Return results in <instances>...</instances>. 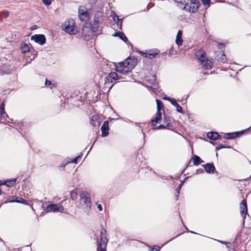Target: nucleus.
Returning <instances> with one entry per match:
<instances>
[{"label":"nucleus","instance_id":"30","mask_svg":"<svg viewBox=\"0 0 251 251\" xmlns=\"http://www.w3.org/2000/svg\"><path fill=\"white\" fill-rule=\"evenodd\" d=\"M216 133V131H210L207 133V137L210 140L216 141V135L215 133Z\"/></svg>","mask_w":251,"mask_h":251},{"label":"nucleus","instance_id":"52","mask_svg":"<svg viewBox=\"0 0 251 251\" xmlns=\"http://www.w3.org/2000/svg\"><path fill=\"white\" fill-rule=\"evenodd\" d=\"M217 47L219 49H223L225 47V45L224 43H219Z\"/></svg>","mask_w":251,"mask_h":251},{"label":"nucleus","instance_id":"45","mask_svg":"<svg viewBox=\"0 0 251 251\" xmlns=\"http://www.w3.org/2000/svg\"><path fill=\"white\" fill-rule=\"evenodd\" d=\"M163 122L164 123V124H166L168 123L170 124V117L164 115L163 117Z\"/></svg>","mask_w":251,"mask_h":251},{"label":"nucleus","instance_id":"4","mask_svg":"<svg viewBox=\"0 0 251 251\" xmlns=\"http://www.w3.org/2000/svg\"><path fill=\"white\" fill-rule=\"evenodd\" d=\"M63 30L67 33L70 34H75L74 32L75 25V21L73 20H71L66 21L64 24Z\"/></svg>","mask_w":251,"mask_h":251},{"label":"nucleus","instance_id":"40","mask_svg":"<svg viewBox=\"0 0 251 251\" xmlns=\"http://www.w3.org/2000/svg\"><path fill=\"white\" fill-rule=\"evenodd\" d=\"M82 155V153L81 152L79 155H78V156H76L72 161H71L70 162L73 163H75V164H77L78 160L81 158Z\"/></svg>","mask_w":251,"mask_h":251},{"label":"nucleus","instance_id":"38","mask_svg":"<svg viewBox=\"0 0 251 251\" xmlns=\"http://www.w3.org/2000/svg\"><path fill=\"white\" fill-rule=\"evenodd\" d=\"M170 126V124H169L168 123L166 124H163V125H160L158 126H157V127L155 128V127H153V129H164L166 127H168V126Z\"/></svg>","mask_w":251,"mask_h":251},{"label":"nucleus","instance_id":"48","mask_svg":"<svg viewBox=\"0 0 251 251\" xmlns=\"http://www.w3.org/2000/svg\"><path fill=\"white\" fill-rule=\"evenodd\" d=\"M203 5H210L211 0H201Z\"/></svg>","mask_w":251,"mask_h":251},{"label":"nucleus","instance_id":"15","mask_svg":"<svg viewBox=\"0 0 251 251\" xmlns=\"http://www.w3.org/2000/svg\"><path fill=\"white\" fill-rule=\"evenodd\" d=\"M17 181V178H13L10 179H7L5 181H2L0 180V184L5 185L7 187H11L13 186Z\"/></svg>","mask_w":251,"mask_h":251},{"label":"nucleus","instance_id":"44","mask_svg":"<svg viewBox=\"0 0 251 251\" xmlns=\"http://www.w3.org/2000/svg\"><path fill=\"white\" fill-rule=\"evenodd\" d=\"M71 198L73 200H75L77 198V194L75 191H72L70 192Z\"/></svg>","mask_w":251,"mask_h":251},{"label":"nucleus","instance_id":"18","mask_svg":"<svg viewBox=\"0 0 251 251\" xmlns=\"http://www.w3.org/2000/svg\"><path fill=\"white\" fill-rule=\"evenodd\" d=\"M112 35L114 37H118L121 40L124 41L125 43H127L128 42V39L127 37L123 32H116Z\"/></svg>","mask_w":251,"mask_h":251},{"label":"nucleus","instance_id":"31","mask_svg":"<svg viewBox=\"0 0 251 251\" xmlns=\"http://www.w3.org/2000/svg\"><path fill=\"white\" fill-rule=\"evenodd\" d=\"M172 53H171V50H169V52H168L167 51H165V52H163L161 53H159V55H158V56H157V58H164L165 59L166 58V56L167 55H168V56H169L170 57H171L172 56Z\"/></svg>","mask_w":251,"mask_h":251},{"label":"nucleus","instance_id":"21","mask_svg":"<svg viewBox=\"0 0 251 251\" xmlns=\"http://www.w3.org/2000/svg\"><path fill=\"white\" fill-rule=\"evenodd\" d=\"M20 50L22 53H26L30 51L29 47L25 42H22L21 43Z\"/></svg>","mask_w":251,"mask_h":251},{"label":"nucleus","instance_id":"25","mask_svg":"<svg viewBox=\"0 0 251 251\" xmlns=\"http://www.w3.org/2000/svg\"><path fill=\"white\" fill-rule=\"evenodd\" d=\"M11 72V70L6 66H3L0 67V74L2 75L5 74H10Z\"/></svg>","mask_w":251,"mask_h":251},{"label":"nucleus","instance_id":"12","mask_svg":"<svg viewBox=\"0 0 251 251\" xmlns=\"http://www.w3.org/2000/svg\"><path fill=\"white\" fill-rule=\"evenodd\" d=\"M109 122L108 121H105L101 127V136L103 137L107 136L109 134Z\"/></svg>","mask_w":251,"mask_h":251},{"label":"nucleus","instance_id":"37","mask_svg":"<svg viewBox=\"0 0 251 251\" xmlns=\"http://www.w3.org/2000/svg\"><path fill=\"white\" fill-rule=\"evenodd\" d=\"M189 176L186 177L184 179L181 181L180 183L179 184L178 186L176 188V191H179L180 192V189L182 186V185L184 184L185 181L187 179Z\"/></svg>","mask_w":251,"mask_h":251},{"label":"nucleus","instance_id":"41","mask_svg":"<svg viewBox=\"0 0 251 251\" xmlns=\"http://www.w3.org/2000/svg\"><path fill=\"white\" fill-rule=\"evenodd\" d=\"M117 21L116 22V25L120 29H122V22H123V19H119L117 18Z\"/></svg>","mask_w":251,"mask_h":251},{"label":"nucleus","instance_id":"50","mask_svg":"<svg viewBox=\"0 0 251 251\" xmlns=\"http://www.w3.org/2000/svg\"><path fill=\"white\" fill-rule=\"evenodd\" d=\"M204 173V170L200 168L197 170L196 172V175L203 174Z\"/></svg>","mask_w":251,"mask_h":251},{"label":"nucleus","instance_id":"56","mask_svg":"<svg viewBox=\"0 0 251 251\" xmlns=\"http://www.w3.org/2000/svg\"><path fill=\"white\" fill-rule=\"evenodd\" d=\"M215 134L216 135V140H218V139H221L222 138V136L219 134L218 132H216V133H215Z\"/></svg>","mask_w":251,"mask_h":251},{"label":"nucleus","instance_id":"64","mask_svg":"<svg viewBox=\"0 0 251 251\" xmlns=\"http://www.w3.org/2000/svg\"><path fill=\"white\" fill-rule=\"evenodd\" d=\"M112 17V18H118V15H117V14L116 13H114V14L113 15H111Z\"/></svg>","mask_w":251,"mask_h":251},{"label":"nucleus","instance_id":"51","mask_svg":"<svg viewBox=\"0 0 251 251\" xmlns=\"http://www.w3.org/2000/svg\"><path fill=\"white\" fill-rule=\"evenodd\" d=\"M224 145L220 144L218 146H217L215 148V151H218L222 149H224Z\"/></svg>","mask_w":251,"mask_h":251},{"label":"nucleus","instance_id":"58","mask_svg":"<svg viewBox=\"0 0 251 251\" xmlns=\"http://www.w3.org/2000/svg\"><path fill=\"white\" fill-rule=\"evenodd\" d=\"M183 233H180V234H177V235L175 237H174L172 238V239H171L170 240H168L166 243H165L164 244V245H165V244H166L167 243H169V242H170L171 241H172V240H174L175 238H176V237H178L179 236H180V235H181V234H183Z\"/></svg>","mask_w":251,"mask_h":251},{"label":"nucleus","instance_id":"20","mask_svg":"<svg viewBox=\"0 0 251 251\" xmlns=\"http://www.w3.org/2000/svg\"><path fill=\"white\" fill-rule=\"evenodd\" d=\"M79 18L81 21H86L89 18V14L87 11H84L82 10V12L79 10Z\"/></svg>","mask_w":251,"mask_h":251},{"label":"nucleus","instance_id":"42","mask_svg":"<svg viewBox=\"0 0 251 251\" xmlns=\"http://www.w3.org/2000/svg\"><path fill=\"white\" fill-rule=\"evenodd\" d=\"M118 64L119 65V66H118L119 68H127V66H126V59L124 61L119 62L118 63Z\"/></svg>","mask_w":251,"mask_h":251},{"label":"nucleus","instance_id":"9","mask_svg":"<svg viewBox=\"0 0 251 251\" xmlns=\"http://www.w3.org/2000/svg\"><path fill=\"white\" fill-rule=\"evenodd\" d=\"M126 61L127 68L131 71L137 64V59L134 56L128 57L126 59Z\"/></svg>","mask_w":251,"mask_h":251},{"label":"nucleus","instance_id":"35","mask_svg":"<svg viewBox=\"0 0 251 251\" xmlns=\"http://www.w3.org/2000/svg\"><path fill=\"white\" fill-rule=\"evenodd\" d=\"M251 127V126H250L249 128H248L246 129L242 130L240 131L235 132V134H236V137L237 138L241 136V135H242L243 134H244L247 130H249Z\"/></svg>","mask_w":251,"mask_h":251},{"label":"nucleus","instance_id":"14","mask_svg":"<svg viewBox=\"0 0 251 251\" xmlns=\"http://www.w3.org/2000/svg\"><path fill=\"white\" fill-rule=\"evenodd\" d=\"M8 202H17V203H20L24 204L25 205H28V201L21 198V197H16L14 200H6L4 202L5 203H8Z\"/></svg>","mask_w":251,"mask_h":251},{"label":"nucleus","instance_id":"33","mask_svg":"<svg viewBox=\"0 0 251 251\" xmlns=\"http://www.w3.org/2000/svg\"><path fill=\"white\" fill-rule=\"evenodd\" d=\"M156 102L157 104V110L161 111V110L164 107L163 102L159 99L156 100Z\"/></svg>","mask_w":251,"mask_h":251},{"label":"nucleus","instance_id":"49","mask_svg":"<svg viewBox=\"0 0 251 251\" xmlns=\"http://www.w3.org/2000/svg\"><path fill=\"white\" fill-rule=\"evenodd\" d=\"M42 2L46 6H49L51 4V0H42Z\"/></svg>","mask_w":251,"mask_h":251},{"label":"nucleus","instance_id":"6","mask_svg":"<svg viewBox=\"0 0 251 251\" xmlns=\"http://www.w3.org/2000/svg\"><path fill=\"white\" fill-rule=\"evenodd\" d=\"M121 78L122 77L119 76L116 72H111L105 78V84L110 83H114L115 84L116 82V80Z\"/></svg>","mask_w":251,"mask_h":251},{"label":"nucleus","instance_id":"27","mask_svg":"<svg viewBox=\"0 0 251 251\" xmlns=\"http://www.w3.org/2000/svg\"><path fill=\"white\" fill-rule=\"evenodd\" d=\"M224 138L225 139L231 140L236 138L237 137L236 134H235V132H233L225 133V135L224 136Z\"/></svg>","mask_w":251,"mask_h":251},{"label":"nucleus","instance_id":"53","mask_svg":"<svg viewBox=\"0 0 251 251\" xmlns=\"http://www.w3.org/2000/svg\"><path fill=\"white\" fill-rule=\"evenodd\" d=\"M163 99L167 100L169 101V102H170V103H171L172 100H174V98H172L169 97H165L163 98Z\"/></svg>","mask_w":251,"mask_h":251},{"label":"nucleus","instance_id":"36","mask_svg":"<svg viewBox=\"0 0 251 251\" xmlns=\"http://www.w3.org/2000/svg\"><path fill=\"white\" fill-rule=\"evenodd\" d=\"M25 123L24 121H21L20 122H18V125L19 127V129L21 131L25 130Z\"/></svg>","mask_w":251,"mask_h":251},{"label":"nucleus","instance_id":"1","mask_svg":"<svg viewBox=\"0 0 251 251\" xmlns=\"http://www.w3.org/2000/svg\"><path fill=\"white\" fill-rule=\"evenodd\" d=\"M179 3L184 5L182 9L192 13L196 12L200 6L199 2L197 0H184Z\"/></svg>","mask_w":251,"mask_h":251},{"label":"nucleus","instance_id":"11","mask_svg":"<svg viewBox=\"0 0 251 251\" xmlns=\"http://www.w3.org/2000/svg\"><path fill=\"white\" fill-rule=\"evenodd\" d=\"M195 55L201 61V63H203L206 61H209L208 59L206 58L205 55L206 53L202 50H199L195 52Z\"/></svg>","mask_w":251,"mask_h":251},{"label":"nucleus","instance_id":"57","mask_svg":"<svg viewBox=\"0 0 251 251\" xmlns=\"http://www.w3.org/2000/svg\"><path fill=\"white\" fill-rule=\"evenodd\" d=\"M45 84L46 86H49V85H52V82L51 81L47 79H46Z\"/></svg>","mask_w":251,"mask_h":251},{"label":"nucleus","instance_id":"47","mask_svg":"<svg viewBox=\"0 0 251 251\" xmlns=\"http://www.w3.org/2000/svg\"><path fill=\"white\" fill-rule=\"evenodd\" d=\"M179 218L181 219V221L182 223H183V224L184 225V226L185 228L186 229L187 232H190V233H193V234H197V233H196V232H194L193 231L189 230L188 229V228H187V227L186 226L184 225V223H183V221H182V220L181 219V216H180L179 213Z\"/></svg>","mask_w":251,"mask_h":251},{"label":"nucleus","instance_id":"43","mask_svg":"<svg viewBox=\"0 0 251 251\" xmlns=\"http://www.w3.org/2000/svg\"><path fill=\"white\" fill-rule=\"evenodd\" d=\"M183 40L182 37H176V43L178 46H181L182 45Z\"/></svg>","mask_w":251,"mask_h":251},{"label":"nucleus","instance_id":"61","mask_svg":"<svg viewBox=\"0 0 251 251\" xmlns=\"http://www.w3.org/2000/svg\"><path fill=\"white\" fill-rule=\"evenodd\" d=\"M96 204L97 205V208L99 209L100 211H102V207L100 204H98V203H96Z\"/></svg>","mask_w":251,"mask_h":251},{"label":"nucleus","instance_id":"54","mask_svg":"<svg viewBox=\"0 0 251 251\" xmlns=\"http://www.w3.org/2000/svg\"><path fill=\"white\" fill-rule=\"evenodd\" d=\"M2 14L4 18H7L9 16V12L7 11H3L2 12Z\"/></svg>","mask_w":251,"mask_h":251},{"label":"nucleus","instance_id":"46","mask_svg":"<svg viewBox=\"0 0 251 251\" xmlns=\"http://www.w3.org/2000/svg\"><path fill=\"white\" fill-rule=\"evenodd\" d=\"M151 250L150 251H159L161 249V247L158 246H154L152 248L150 247Z\"/></svg>","mask_w":251,"mask_h":251},{"label":"nucleus","instance_id":"28","mask_svg":"<svg viewBox=\"0 0 251 251\" xmlns=\"http://www.w3.org/2000/svg\"><path fill=\"white\" fill-rule=\"evenodd\" d=\"M106 232V231L104 229H103L100 231V242L101 243H103V244H105L107 242L106 238L105 237V235H104V234H105Z\"/></svg>","mask_w":251,"mask_h":251},{"label":"nucleus","instance_id":"22","mask_svg":"<svg viewBox=\"0 0 251 251\" xmlns=\"http://www.w3.org/2000/svg\"><path fill=\"white\" fill-rule=\"evenodd\" d=\"M193 163L194 166H198L203 161L197 155H194L192 157Z\"/></svg>","mask_w":251,"mask_h":251},{"label":"nucleus","instance_id":"60","mask_svg":"<svg viewBox=\"0 0 251 251\" xmlns=\"http://www.w3.org/2000/svg\"><path fill=\"white\" fill-rule=\"evenodd\" d=\"M179 194H180V192L176 191L175 199H176V201L178 200Z\"/></svg>","mask_w":251,"mask_h":251},{"label":"nucleus","instance_id":"5","mask_svg":"<svg viewBox=\"0 0 251 251\" xmlns=\"http://www.w3.org/2000/svg\"><path fill=\"white\" fill-rule=\"evenodd\" d=\"M226 55L223 51H219L216 52V56L213 59V62L216 65L221 63H225L226 62Z\"/></svg>","mask_w":251,"mask_h":251},{"label":"nucleus","instance_id":"10","mask_svg":"<svg viewBox=\"0 0 251 251\" xmlns=\"http://www.w3.org/2000/svg\"><path fill=\"white\" fill-rule=\"evenodd\" d=\"M202 166L204 168L206 173L208 174H213L215 173H218L216 170L213 163H208L202 165Z\"/></svg>","mask_w":251,"mask_h":251},{"label":"nucleus","instance_id":"59","mask_svg":"<svg viewBox=\"0 0 251 251\" xmlns=\"http://www.w3.org/2000/svg\"><path fill=\"white\" fill-rule=\"evenodd\" d=\"M100 249V251H106L105 248H104L103 249L101 248V244H100V246H98V250L99 251Z\"/></svg>","mask_w":251,"mask_h":251},{"label":"nucleus","instance_id":"55","mask_svg":"<svg viewBox=\"0 0 251 251\" xmlns=\"http://www.w3.org/2000/svg\"><path fill=\"white\" fill-rule=\"evenodd\" d=\"M182 31L181 30H179L177 32L176 37H182Z\"/></svg>","mask_w":251,"mask_h":251},{"label":"nucleus","instance_id":"8","mask_svg":"<svg viewBox=\"0 0 251 251\" xmlns=\"http://www.w3.org/2000/svg\"><path fill=\"white\" fill-rule=\"evenodd\" d=\"M64 207L62 205L57 204H50L46 207V211L49 212H63Z\"/></svg>","mask_w":251,"mask_h":251},{"label":"nucleus","instance_id":"62","mask_svg":"<svg viewBox=\"0 0 251 251\" xmlns=\"http://www.w3.org/2000/svg\"><path fill=\"white\" fill-rule=\"evenodd\" d=\"M218 241L222 244H225L226 245H230V243H229V242H226V241H219V240H218Z\"/></svg>","mask_w":251,"mask_h":251},{"label":"nucleus","instance_id":"17","mask_svg":"<svg viewBox=\"0 0 251 251\" xmlns=\"http://www.w3.org/2000/svg\"><path fill=\"white\" fill-rule=\"evenodd\" d=\"M90 124L94 127H99L100 125V122L97 116H93L90 120Z\"/></svg>","mask_w":251,"mask_h":251},{"label":"nucleus","instance_id":"16","mask_svg":"<svg viewBox=\"0 0 251 251\" xmlns=\"http://www.w3.org/2000/svg\"><path fill=\"white\" fill-rule=\"evenodd\" d=\"M146 81L148 82L149 84L152 85L154 89H157V84L155 83L156 76L155 75H151V78H150V76L146 77Z\"/></svg>","mask_w":251,"mask_h":251},{"label":"nucleus","instance_id":"34","mask_svg":"<svg viewBox=\"0 0 251 251\" xmlns=\"http://www.w3.org/2000/svg\"><path fill=\"white\" fill-rule=\"evenodd\" d=\"M208 61H206L204 62L203 63H202V66L204 67L207 69H210L212 68V66L213 65V63H214L213 62L210 61L209 62H208Z\"/></svg>","mask_w":251,"mask_h":251},{"label":"nucleus","instance_id":"29","mask_svg":"<svg viewBox=\"0 0 251 251\" xmlns=\"http://www.w3.org/2000/svg\"><path fill=\"white\" fill-rule=\"evenodd\" d=\"M37 55V52L36 50H33V51L31 53V55L28 56V58H29L30 60L29 61H26L25 65H27L28 63H30V62L35 58Z\"/></svg>","mask_w":251,"mask_h":251},{"label":"nucleus","instance_id":"19","mask_svg":"<svg viewBox=\"0 0 251 251\" xmlns=\"http://www.w3.org/2000/svg\"><path fill=\"white\" fill-rule=\"evenodd\" d=\"M162 119V113L160 111H157L155 114V117L154 118H152L151 119V122L153 123H159Z\"/></svg>","mask_w":251,"mask_h":251},{"label":"nucleus","instance_id":"32","mask_svg":"<svg viewBox=\"0 0 251 251\" xmlns=\"http://www.w3.org/2000/svg\"><path fill=\"white\" fill-rule=\"evenodd\" d=\"M5 114L6 116L8 117V115L6 113L5 111V101H2L1 103V105L0 107V115Z\"/></svg>","mask_w":251,"mask_h":251},{"label":"nucleus","instance_id":"63","mask_svg":"<svg viewBox=\"0 0 251 251\" xmlns=\"http://www.w3.org/2000/svg\"><path fill=\"white\" fill-rule=\"evenodd\" d=\"M15 198H16V197H15V196H10V197H9L7 199V200H14Z\"/></svg>","mask_w":251,"mask_h":251},{"label":"nucleus","instance_id":"23","mask_svg":"<svg viewBox=\"0 0 251 251\" xmlns=\"http://www.w3.org/2000/svg\"><path fill=\"white\" fill-rule=\"evenodd\" d=\"M173 106H175L176 108V110L178 112L183 114L184 111L182 110V108L180 106V105L176 102V99H174L171 103Z\"/></svg>","mask_w":251,"mask_h":251},{"label":"nucleus","instance_id":"39","mask_svg":"<svg viewBox=\"0 0 251 251\" xmlns=\"http://www.w3.org/2000/svg\"><path fill=\"white\" fill-rule=\"evenodd\" d=\"M84 28H89L93 32V27L92 23L87 22L85 23Z\"/></svg>","mask_w":251,"mask_h":251},{"label":"nucleus","instance_id":"13","mask_svg":"<svg viewBox=\"0 0 251 251\" xmlns=\"http://www.w3.org/2000/svg\"><path fill=\"white\" fill-rule=\"evenodd\" d=\"M240 205H242L243 207L240 210V213L242 216H243V225H244V220L246 218V215L248 214V207L246 199H243L240 203Z\"/></svg>","mask_w":251,"mask_h":251},{"label":"nucleus","instance_id":"2","mask_svg":"<svg viewBox=\"0 0 251 251\" xmlns=\"http://www.w3.org/2000/svg\"><path fill=\"white\" fill-rule=\"evenodd\" d=\"M81 203H84L82 205L83 208L87 211H89L91 209L92 203L89 194L85 192H83L80 195Z\"/></svg>","mask_w":251,"mask_h":251},{"label":"nucleus","instance_id":"7","mask_svg":"<svg viewBox=\"0 0 251 251\" xmlns=\"http://www.w3.org/2000/svg\"><path fill=\"white\" fill-rule=\"evenodd\" d=\"M31 40L38 43L40 45H44L46 42V38L44 34H34L31 36Z\"/></svg>","mask_w":251,"mask_h":251},{"label":"nucleus","instance_id":"24","mask_svg":"<svg viewBox=\"0 0 251 251\" xmlns=\"http://www.w3.org/2000/svg\"><path fill=\"white\" fill-rule=\"evenodd\" d=\"M115 70L117 72H118L121 74L125 75H127L128 73L131 72V71H129V69H128V68H119L118 66H116Z\"/></svg>","mask_w":251,"mask_h":251},{"label":"nucleus","instance_id":"3","mask_svg":"<svg viewBox=\"0 0 251 251\" xmlns=\"http://www.w3.org/2000/svg\"><path fill=\"white\" fill-rule=\"evenodd\" d=\"M138 52L146 58L152 59L157 57L160 53V51L158 49H152L146 50L145 52L142 50H138Z\"/></svg>","mask_w":251,"mask_h":251},{"label":"nucleus","instance_id":"26","mask_svg":"<svg viewBox=\"0 0 251 251\" xmlns=\"http://www.w3.org/2000/svg\"><path fill=\"white\" fill-rule=\"evenodd\" d=\"M99 20L98 18H95L93 22L92 23L93 27V32H97L98 31V24Z\"/></svg>","mask_w":251,"mask_h":251}]
</instances>
